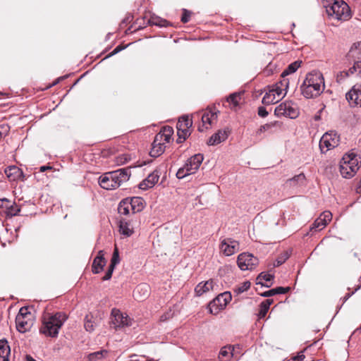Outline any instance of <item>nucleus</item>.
I'll return each instance as SVG.
<instances>
[{
	"label": "nucleus",
	"instance_id": "f257e3e1",
	"mask_svg": "<svg viewBox=\"0 0 361 361\" xmlns=\"http://www.w3.org/2000/svg\"><path fill=\"white\" fill-rule=\"evenodd\" d=\"M324 89V80L319 71H312L307 74L300 86L302 95L306 98H313L320 95Z\"/></svg>",
	"mask_w": 361,
	"mask_h": 361
},
{
	"label": "nucleus",
	"instance_id": "f03ea898",
	"mask_svg": "<svg viewBox=\"0 0 361 361\" xmlns=\"http://www.w3.org/2000/svg\"><path fill=\"white\" fill-rule=\"evenodd\" d=\"M130 170L123 168L116 171L105 173L99 178V185L105 190H114L127 182L130 177Z\"/></svg>",
	"mask_w": 361,
	"mask_h": 361
},
{
	"label": "nucleus",
	"instance_id": "7ed1b4c3",
	"mask_svg": "<svg viewBox=\"0 0 361 361\" xmlns=\"http://www.w3.org/2000/svg\"><path fill=\"white\" fill-rule=\"evenodd\" d=\"M67 316L63 312H56L54 314H47L43 317L42 326L40 332L45 336L56 337L59 330L67 319Z\"/></svg>",
	"mask_w": 361,
	"mask_h": 361
},
{
	"label": "nucleus",
	"instance_id": "20e7f679",
	"mask_svg": "<svg viewBox=\"0 0 361 361\" xmlns=\"http://www.w3.org/2000/svg\"><path fill=\"white\" fill-rule=\"evenodd\" d=\"M361 156L354 152L345 154L340 163V172L343 177L350 178L353 177L360 168Z\"/></svg>",
	"mask_w": 361,
	"mask_h": 361
},
{
	"label": "nucleus",
	"instance_id": "39448f33",
	"mask_svg": "<svg viewBox=\"0 0 361 361\" xmlns=\"http://www.w3.org/2000/svg\"><path fill=\"white\" fill-rule=\"evenodd\" d=\"M324 6L328 15L337 20H346L351 16L349 6L343 0H334Z\"/></svg>",
	"mask_w": 361,
	"mask_h": 361
},
{
	"label": "nucleus",
	"instance_id": "423d86ee",
	"mask_svg": "<svg viewBox=\"0 0 361 361\" xmlns=\"http://www.w3.org/2000/svg\"><path fill=\"white\" fill-rule=\"evenodd\" d=\"M32 314L27 307H21L16 317V329L19 332L24 333L30 329L32 326Z\"/></svg>",
	"mask_w": 361,
	"mask_h": 361
},
{
	"label": "nucleus",
	"instance_id": "0eeeda50",
	"mask_svg": "<svg viewBox=\"0 0 361 361\" xmlns=\"http://www.w3.org/2000/svg\"><path fill=\"white\" fill-rule=\"evenodd\" d=\"M231 294L229 292H224L218 295L209 304V310L211 314H216L220 310L224 309L227 304L231 300Z\"/></svg>",
	"mask_w": 361,
	"mask_h": 361
},
{
	"label": "nucleus",
	"instance_id": "6e6552de",
	"mask_svg": "<svg viewBox=\"0 0 361 361\" xmlns=\"http://www.w3.org/2000/svg\"><path fill=\"white\" fill-rule=\"evenodd\" d=\"M339 143V136L334 131L325 133L320 139L319 148L322 153L337 147Z\"/></svg>",
	"mask_w": 361,
	"mask_h": 361
},
{
	"label": "nucleus",
	"instance_id": "1a4fd4ad",
	"mask_svg": "<svg viewBox=\"0 0 361 361\" xmlns=\"http://www.w3.org/2000/svg\"><path fill=\"white\" fill-rule=\"evenodd\" d=\"M274 114L278 117L286 116L295 118L298 116V110L291 102H284L276 107Z\"/></svg>",
	"mask_w": 361,
	"mask_h": 361
},
{
	"label": "nucleus",
	"instance_id": "9d476101",
	"mask_svg": "<svg viewBox=\"0 0 361 361\" xmlns=\"http://www.w3.org/2000/svg\"><path fill=\"white\" fill-rule=\"evenodd\" d=\"M237 262L241 270H252L258 264V259L252 254L244 252L238 255Z\"/></svg>",
	"mask_w": 361,
	"mask_h": 361
},
{
	"label": "nucleus",
	"instance_id": "9b49d317",
	"mask_svg": "<svg viewBox=\"0 0 361 361\" xmlns=\"http://www.w3.org/2000/svg\"><path fill=\"white\" fill-rule=\"evenodd\" d=\"M111 324L114 329L123 328L132 325V319L126 313L114 309L111 312Z\"/></svg>",
	"mask_w": 361,
	"mask_h": 361
},
{
	"label": "nucleus",
	"instance_id": "f8f14e48",
	"mask_svg": "<svg viewBox=\"0 0 361 361\" xmlns=\"http://www.w3.org/2000/svg\"><path fill=\"white\" fill-rule=\"evenodd\" d=\"M220 249L225 255L231 256L239 250V243L232 238H226L221 241Z\"/></svg>",
	"mask_w": 361,
	"mask_h": 361
},
{
	"label": "nucleus",
	"instance_id": "ddd939ff",
	"mask_svg": "<svg viewBox=\"0 0 361 361\" xmlns=\"http://www.w3.org/2000/svg\"><path fill=\"white\" fill-rule=\"evenodd\" d=\"M203 159L204 157L201 154H197L191 157L184 165L186 168V171L191 174L195 173L200 168Z\"/></svg>",
	"mask_w": 361,
	"mask_h": 361
},
{
	"label": "nucleus",
	"instance_id": "4468645a",
	"mask_svg": "<svg viewBox=\"0 0 361 361\" xmlns=\"http://www.w3.org/2000/svg\"><path fill=\"white\" fill-rule=\"evenodd\" d=\"M160 171L159 169H155L152 173L148 175V176L143 180L140 184L139 188L141 190H147L154 186V185L158 182Z\"/></svg>",
	"mask_w": 361,
	"mask_h": 361
},
{
	"label": "nucleus",
	"instance_id": "2eb2a0df",
	"mask_svg": "<svg viewBox=\"0 0 361 361\" xmlns=\"http://www.w3.org/2000/svg\"><path fill=\"white\" fill-rule=\"evenodd\" d=\"M332 219V214L329 211L324 212L313 223L311 230H322Z\"/></svg>",
	"mask_w": 361,
	"mask_h": 361
},
{
	"label": "nucleus",
	"instance_id": "dca6fc26",
	"mask_svg": "<svg viewBox=\"0 0 361 361\" xmlns=\"http://www.w3.org/2000/svg\"><path fill=\"white\" fill-rule=\"evenodd\" d=\"M346 99L351 105L361 106V85H354L346 94Z\"/></svg>",
	"mask_w": 361,
	"mask_h": 361
},
{
	"label": "nucleus",
	"instance_id": "f3484780",
	"mask_svg": "<svg viewBox=\"0 0 361 361\" xmlns=\"http://www.w3.org/2000/svg\"><path fill=\"white\" fill-rule=\"evenodd\" d=\"M289 80L288 78H282L279 82L276 83L270 90L273 91L275 96L280 100L286 94L288 87Z\"/></svg>",
	"mask_w": 361,
	"mask_h": 361
},
{
	"label": "nucleus",
	"instance_id": "a211bd4d",
	"mask_svg": "<svg viewBox=\"0 0 361 361\" xmlns=\"http://www.w3.org/2000/svg\"><path fill=\"white\" fill-rule=\"evenodd\" d=\"M119 262H120V257H119V254H118V250L117 247H116L114 250L113 255H112L111 263L108 267V269H107L104 276L102 278L103 281H107L111 278L114 270L116 266L119 263Z\"/></svg>",
	"mask_w": 361,
	"mask_h": 361
},
{
	"label": "nucleus",
	"instance_id": "6ab92c4d",
	"mask_svg": "<svg viewBox=\"0 0 361 361\" xmlns=\"http://www.w3.org/2000/svg\"><path fill=\"white\" fill-rule=\"evenodd\" d=\"M106 264V260L104 258V254L102 250L99 251L97 256L94 259L92 270L94 274L100 273Z\"/></svg>",
	"mask_w": 361,
	"mask_h": 361
},
{
	"label": "nucleus",
	"instance_id": "aec40b11",
	"mask_svg": "<svg viewBox=\"0 0 361 361\" xmlns=\"http://www.w3.org/2000/svg\"><path fill=\"white\" fill-rule=\"evenodd\" d=\"M149 295V286L147 283H140L133 291V297L137 300H143Z\"/></svg>",
	"mask_w": 361,
	"mask_h": 361
},
{
	"label": "nucleus",
	"instance_id": "412c9836",
	"mask_svg": "<svg viewBox=\"0 0 361 361\" xmlns=\"http://www.w3.org/2000/svg\"><path fill=\"white\" fill-rule=\"evenodd\" d=\"M119 231L123 235L130 237L134 233L133 221L121 219L119 224Z\"/></svg>",
	"mask_w": 361,
	"mask_h": 361
},
{
	"label": "nucleus",
	"instance_id": "4be33fe9",
	"mask_svg": "<svg viewBox=\"0 0 361 361\" xmlns=\"http://www.w3.org/2000/svg\"><path fill=\"white\" fill-rule=\"evenodd\" d=\"M4 172L11 181L17 180L23 176L22 170L16 166L7 167Z\"/></svg>",
	"mask_w": 361,
	"mask_h": 361
},
{
	"label": "nucleus",
	"instance_id": "5701e85b",
	"mask_svg": "<svg viewBox=\"0 0 361 361\" xmlns=\"http://www.w3.org/2000/svg\"><path fill=\"white\" fill-rule=\"evenodd\" d=\"M228 136V131L224 130H219L216 133L214 134L210 137L209 139L207 144L209 145H216L221 142L225 141Z\"/></svg>",
	"mask_w": 361,
	"mask_h": 361
},
{
	"label": "nucleus",
	"instance_id": "b1692460",
	"mask_svg": "<svg viewBox=\"0 0 361 361\" xmlns=\"http://www.w3.org/2000/svg\"><path fill=\"white\" fill-rule=\"evenodd\" d=\"M215 286L216 285L213 280H209L204 283H200L195 287V291L197 295H201L210 290H214Z\"/></svg>",
	"mask_w": 361,
	"mask_h": 361
},
{
	"label": "nucleus",
	"instance_id": "393cba45",
	"mask_svg": "<svg viewBox=\"0 0 361 361\" xmlns=\"http://www.w3.org/2000/svg\"><path fill=\"white\" fill-rule=\"evenodd\" d=\"M348 59L361 61V41L354 43L347 55Z\"/></svg>",
	"mask_w": 361,
	"mask_h": 361
},
{
	"label": "nucleus",
	"instance_id": "a878e982",
	"mask_svg": "<svg viewBox=\"0 0 361 361\" xmlns=\"http://www.w3.org/2000/svg\"><path fill=\"white\" fill-rule=\"evenodd\" d=\"M165 149L166 145L163 144L162 142H156V138L154 137L152 144V149L149 152L150 156L152 157H158L164 152Z\"/></svg>",
	"mask_w": 361,
	"mask_h": 361
},
{
	"label": "nucleus",
	"instance_id": "bb28decb",
	"mask_svg": "<svg viewBox=\"0 0 361 361\" xmlns=\"http://www.w3.org/2000/svg\"><path fill=\"white\" fill-rule=\"evenodd\" d=\"M10 347L6 340H0V361H9Z\"/></svg>",
	"mask_w": 361,
	"mask_h": 361
},
{
	"label": "nucleus",
	"instance_id": "cd10ccee",
	"mask_svg": "<svg viewBox=\"0 0 361 361\" xmlns=\"http://www.w3.org/2000/svg\"><path fill=\"white\" fill-rule=\"evenodd\" d=\"M130 204L132 205V213H137L144 208V200L140 197H133L128 198Z\"/></svg>",
	"mask_w": 361,
	"mask_h": 361
},
{
	"label": "nucleus",
	"instance_id": "c85d7f7f",
	"mask_svg": "<svg viewBox=\"0 0 361 361\" xmlns=\"http://www.w3.org/2000/svg\"><path fill=\"white\" fill-rule=\"evenodd\" d=\"M118 212L120 214L128 215L132 212V205L128 198L121 200L118 207Z\"/></svg>",
	"mask_w": 361,
	"mask_h": 361
},
{
	"label": "nucleus",
	"instance_id": "c756f323",
	"mask_svg": "<svg viewBox=\"0 0 361 361\" xmlns=\"http://www.w3.org/2000/svg\"><path fill=\"white\" fill-rule=\"evenodd\" d=\"M192 125V121L188 116H183L178 119L176 125L177 130L181 129H190Z\"/></svg>",
	"mask_w": 361,
	"mask_h": 361
},
{
	"label": "nucleus",
	"instance_id": "7c9ffc66",
	"mask_svg": "<svg viewBox=\"0 0 361 361\" xmlns=\"http://www.w3.org/2000/svg\"><path fill=\"white\" fill-rule=\"evenodd\" d=\"M217 114L216 112L208 111L202 116V121L204 126H211L214 121L216 120Z\"/></svg>",
	"mask_w": 361,
	"mask_h": 361
},
{
	"label": "nucleus",
	"instance_id": "2f4dec72",
	"mask_svg": "<svg viewBox=\"0 0 361 361\" xmlns=\"http://www.w3.org/2000/svg\"><path fill=\"white\" fill-rule=\"evenodd\" d=\"M301 63V61H295L293 63L288 65L286 69H285L281 73V77L282 78H286V77L289 74L295 73L300 66Z\"/></svg>",
	"mask_w": 361,
	"mask_h": 361
},
{
	"label": "nucleus",
	"instance_id": "473e14b6",
	"mask_svg": "<svg viewBox=\"0 0 361 361\" xmlns=\"http://www.w3.org/2000/svg\"><path fill=\"white\" fill-rule=\"evenodd\" d=\"M353 65L350 67L348 70V73L350 76L355 75L361 78V61L360 60H352Z\"/></svg>",
	"mask_w": 361,
	"mask_h": 361
},
{
	"label": "nucleus",
	"instance_id": "72a5a7b5",
	"mask_svg": "<svg viewBox=\"0 0 361 361\" xmlns=\"http://www.w3.org/2000/svg\"><path fill=\"white\" fill-rule=\"evenodd\" d=\"M233 356V353L231 346L223 347L219 354V358L221 361H228Z\"/></svg>",
	"mask_w": 361,
	"mask_h": 361
},
{
	"label": "nucleus",
	"instance_id": "f704fd0d",
	"mask_svg": "<svg viewBox=\"0 0 361 361\" xmlns=\"http://www.w3.org/2000/svg\"><path fill=\"white\" fill-rule=\"evenodd\" d=\"M279 99L275 96V94L273 93V91L269 90V92H266L264 96L262 98V102L265 105H270L271 104L277 102Z\"/></svg>",
	"mask_w": 361,
	"mask_h": 361
},
{
	"label": "nucleus",
	"instance_id": "c9c22d12",
	"mask_svg": "<svg viewBox=\"0 0 361 361\" xmlns=\"http://www.w3.org/2000/svg\"><path fill=\"white\" fill-rule=\"evenodd\" d=\"M305 176L303 173H300L295 176L292 178L288 179L286 183L289 184L290 185H302L305 183Z\"/></svg>",
	"mask_w": 361,
	"mask_h": 361
},
{
	"label": "nucleus",
	"instance_id": "e433bc0d",
	"mask_svg": "<svg viewBox=\"0 0 361 361\" xmlns=\"http://www.w3.org/2000/svg\"><path fill=\"white\" fill-rule=\"evenodd\" d=\"M241 99L240 92H234L231 94L226 99V101L233 105V107H237Z\"/></svg>",
	"mask_w": 361,
	"mask_h": 361
},
{
	"label": "nucleus",
	"instance_id": "4c0bfd02",
	"mask_svg": "<svg viewBox=\"0 0 361 361\" xmlns=\"http://www.w3.org/2000/svg\"><path fill=\"white\" fill-rule=\"evenodd\" d=\"M274 276L270 274H266L264 272H262L258 277L257 278V284H261L262 286H265L267 287H269L270 285L264 284V281L265 282H269L271 280H273Z\"/></svg>",
	"mask_w": 361,
	"mask_h": 361
},
{
	"label": "nucleus",
	"instance_id": "58836bf2",
	"mask_svg": "<svg viewBox=\"0 0 361 361\" xmlns=\"http://www.w3.org/2000/svg\"><path fill=\"white\" fill-rule=\"evenodd\" d=\"M107 354L105 350L94 352L88 355L87 358L89 361H97L101 360Z\"/></svg>",
	"mask_w": 361,
	"mask_h": 361
},
{
	"label": "nucleus",
	"instance_id": "ea45409f",
	"mask_svg": "<svg viewBox=\"0 0 361 361\" xmlns=\"http://www.w3.org/2000/svg\"><path fill=\"white\" fill-rule=\"evenodd\" d=\"M264 126L267 131L273 133L281 128L282 123L279 121H274L266 123Z\"/></svg>",
	"mask_w": 361,
	"mask_h": 361
},
{
	"label": "nucleus",
	"instance_id": "a19ab883",
	"mask_svg": "<svg viewBox=\"0 0 361 361\" xmlns=\"http://www.w3.org/2000/svg\"><path fill=\"white\" fill-rule=\"evenodd\" d=\"M177 135L178 138L176 142L178 143H182L190 135V129H181L180 130H177Z\"/></svg>",
	"mask_w": 361,
	"mask_h": 361
},
{
	"label": "nucleus",
	"instance_id": "79ce46f5",
	"mask_svg": "<svg viewBox=\"0 0 361 361\" xmlns=\"http://www.w3.org/2000/svg\"><path fill=\"white\" fill-rule=\"evenodd\" d=\"M250 282L248 281H244L241 284H239L234 288V292L238 294L242 293L246 290H247L250 287Z\"/></svg>",
	"mask_w": 361,
	"mask_h": 361
},
{
	"label": "nucleus",
	"instance_id": "37998d69",
	"mask_svg": "<svg viewBox=\"0 0 361 361\" xmlns=\"http://www.w3.org/2000/svg\"><path fill=\"white\" fill-rule=\"evenodd\" d=\"M290 257V255L288 252H284L281 255H280L277 259H276L274 266V267H279L280 265L283 264Z\"/></svg>",
	"mask_w": 361,
	"mask_h": 361
},
{
	"label": "nucleus",
	"instance_id": "c03bdc74",
	"mask_svg": "<svg viewBox=\"0 0 361 361\" xmlns=\"http://www.w3.org/2000/svg\"><path fill=\"white\" fill-rule=\"evenodd\" d=\"M171 137L172 136L164 135L163 133H157L154 137L156 138V142H162V143L166 145V143L170 142Z\"/></svg>",
	"mask_w": 361,
	"mask_h": 361
},
{
	"label": "nucleus",
	"instance_id": "a18cd8bd",
	"mask_svg": "<svg viewBox=\"0 0 361 361\" xmlns=\"http://www.w3.org/2000/svg\"><path fill=\"white\" fill-rule=\"evenodd\" d=\"M84 326L85 330L89 332H92L94 329V323L89 319L88 316L85 318Z\"/></svg>",
	"mask_w": 361,
	"mask_h": 361
},
{
	"label": "nucleus",
	"instance_id": "49530a36",
	"mask_svg": "<svg viewBox=\"0 0 361 361\" xmlns=\"http://www.w3.org/2000/svg\"><path fill=\"white\" fill-rule=\"evenodd\" d=\"M191 173H189L188 171H186V168L185 166H183V167L180 168L177 173H176V177L178 178V179H182L183 178H185V176H188V175H190Z\"/></svg>",
	"mask_w": 361,
	"mask_h": 361
},
{
	"label": "nucleus",
	"instance_id": "de8ad7c7",
	"mask_svg": "<svg viewBox=\"0 0 361 361\" xmlns=\"http://www.w3.org/2000/svg\"><path fill=\"white\" fill-rule=\"evenodd\" d=\"M269 307H267L265 305H264L263 303H261L260 305H259V317L260 318H263L266 316L268 310H269Z\"/></svg>",
	"mask_w": 361,
	"mask_h": 361
},
{
	"label": "nucleus",
	"instance_id": "09e8293b",
	"mask_svg": "<svg viewBox=\"0 0 361 361\" xmlns=\"http://www.w3.org/2000/svg\"><path fill=\"white\" fill-rule=\"evenodd\" d=\"M350 74L348 73V70L347 71H341L339 73H338L337 75V81L338 82H341L343 80H344L346 78L348 77H350Z\"/></svg>",
	"mask_w": 361,
	"mask_h": 361
},
{
	"label": "nucleus",
	"instance_id": "8fccbe9b",
	"mask_svg": "<svg viewBox=\"0 0 361 361\" xmlns=\"http://www.w3.org/2000/svg\"><path fill=\"white\" fill-rule=\"evenodd\" d=\"M151 22L152 24L160 26V27H165L166 26L167 21L166 20H163L161 18H153L151 20Z\"/></svg>",
	"mask_w": 361,
	"mask_h": 361
},
{
	"label": "nucleus",
	"instance_id": "3c124183",
	"mask_svg": "<svg viewBox=\"0 0 361 361\" xmlns=\"http://www.w3.org/2000/svg\"><path fill=\"white\" fill-rule=\"evenodd\" d=\"M159 133H163L169 136H172L173 134V129L170 126H164Z\"/></svg>",
	"mask_w": 361,
	"mask_h": 361
},
{
	"label": "nucleus",
	"instance_id": "603ef678",
	"mask_svg": "<svg viewBox=\"0 0 361 361\" xmlns=\"http://www.w3.org/2000/svg\"><path fill=\"white\" fill-rule=\"evenodd\" d=\"M191 13L186 9H183V15L181 17V21L183 23H186L190 20Z\"/></svg>",
	"mask_w": 361,
	"mask_h": 361
},
{
	"label": "nucleus",
	"instance_id": "864d4df0",
	"mask_svg": "<svg viewBox=\"0 0 361 361\" xmlns=\"http://www.w3.org/2000/svg\"><path fill=\"white\" fill-rule=\"evenodd\" d=\"M290 287H276L274 288L275 295L276 294H285L290 290Z\"/></svg>",
	"mask_w": 361,
	"mask_h": 361
},
{
	"label": "nucleus",
	"instance_id": "5fc2aeb1",
	"mask_svg": "<svg viewBox=\"0 0 361 361\" xmlns=\"http://www.w3.org/2000/svg\"><path fill=\"white\" fill-rule=\"evenodd\" d=\"M6 207L11 210L10 212L11 213V215H13V216L18 215L20 211V208H18V206L16 205L15 204L11 205L10 207L6 206Z\"/></svg>",
	"mask_w": 361,
	"mask_h": 361
},
{
	"label": "nucleus",
	"instance_id": "6e6d98bb",
	"mask_svg": "<svg viewBox=\"0 0 361 361\" xmlns=\"http://www.w3.org/2000/svg\"><path fill=\"white\" fill-rule=\"evenodd\" d=\"M257 114L260 117L264 118L268 116L269 113L264 106H259L257 110Z\"/></svg>",
	"mask_w": 361,
	"mask_h": 361
},
{
	"label": "nucleus",
	"instance_id": "4d7b16f0",
	"mask_svg": "<svg viewBox=\"0 0 361 361\" xmlns=\"http://www.w3.org/2000/svg\"><path fill=\"white\" fill-rule=\"evenodd\" d=\"M275 293H274V288L269 290H267V291H265L263 293L261 294L262 296L263 297H270V296H272V295H274Z\"/></svg>",
	"mask_w": 361,
	"mask_h": 361
},
{
	"label": "nucleus",
	"instance_id": "13d9d810",
	"mask_svg": "<svg viewBox=\"0 0 361 361\" xmlns=\"http://www.w3.org/2000/svg\"><path fill=\"white\" fill-rule=\"evenodd\" d=\"M141 358L142 360L138 359L136 355H133L130 356V361H151L146 360L145 356H142Z\"/></svg>",
	"mask_w": 361,
	"mask_h": 361
},
{
	"label": "nucleus",
	"instance_id": "bf43d9fd",
	"mask_svg": "<svg viewBox=\"0 0 361 361\" xmlns=\"http://www.w3.org/2000/svg\"><path fill=\"white\" fill-rule=\"evenodd\" d=\"M123 48L121 46H117L114 50L113 51L109 54V56H113L117 53H118L120 51H121Z\"/></svg>",
	"mask_w": 361,
	"mask_h": 361
},
{
	"label": "nucleus",
	"instance_id": "052dcab7",
	"mask_svg": "<svg viewBox=\"0 0 361 361\" xmlns=\"http://www.w3.org/2000/svg\"><path fill=\"white\" fill-rule=\"evenodd\" d=\"M272 302H273V300L267 299V300H264L262 303H263L264 305H265L267 307H268L269 308V307L272 304Z\"/></svg>",
	"mask_w": 361,
	"mask_h": 361
},
{
	"label": "nucleus",
	"instance_id": "680f3d73",
	"mask_svg": "<svg viewBox=\"0 0 361 361\" xmlns=\"http://www.w3.org/2000/svg\"><path fill=\"white\" fill-rule=\"evenodd\" d=\"M267 131L264 127V126H261L260 128L258 129V130L257 131V134L259 135L260 133H262L264 132H266Z\"/></svg>",
	"mask_w": 361,
	"mask_h": 361
},
{
	"label": "nucleus",
	"instance_id": "e2e57ef3",
	"mask_svg": "<svg viewBox=\"0 0 361 361\" xmlns=\"http://www.w3.org/2000/svg\"><path fill=\"white\" fill-rule=\"evenodd\" d=\"M354 293V292H352L351 293H348L343 297V302L347 301L348 298Z\"/></svg>",
	"mask_w": 361,
	"mask_h": 361
},
{
	"label": "nucleus",
	"instance_id": "0e129e2a",
	"mask_svg": "<svg viewBox=\"0 0 361 361\" xmlns=\"http://www.w3.org/2000/svg\"><path fill=\"white\" fill-rule=\"evenodd\" d=\"M51 167L50 166H42L40 167V171L43 172V171H45L47 169H51Z\"/></svg>",
	"mask_w": 361,
	"mask_h": 361
},
{
	"label": "nucleus",
	"instance_id": "69168bd1",
	"mask_svg": "<svg viewBox=\"0 0 361 361\" xmlns=\"http://www.w3.org/2000/svg\"><path fill=\"white\" fill-rule=\"evenodd\" d=\"M25 359H26V361H37L31 355H26Z\"/></svg>",
	"mask_w": 361,
	"mask_h": 361
},
{
	"label": "nucleus",
	"instance_id": "338daca9",
	"mask_svg": "<svg viewBox=\"0 0 361 361\" xmlns=\"http://www.w3.org/2000/svg\"><path fill=\"white\" fill-rule=\"evenodd\" d=\"M4 202H8L9 200L6 198L0 199L1 204H3Z\"/></svg>",
	"mask_w": 361,
	"mask_h": 361
},
{
	"label": "nucleus",
	"instance_id": "774afa93",
	"mask_svg": "<svg viewBox=\"0 0 361 361\" xmlns=\"http://www.w3.org/2000/svg\"><path fill=\"white\" fill-rule=\"evenodd\" d=\"M357 332H361V325L355 330L354 334H356Z\"/></svg>",
	"mask_w": 361,
	"mask_h": 361
}]
</instances>
